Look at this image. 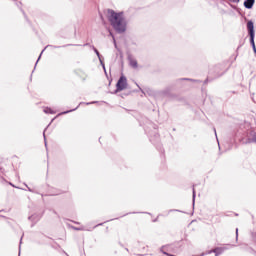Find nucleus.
<instances>
[{
    "label": "nucleus",
    "mask_w": 256,
    "mask_h": 256,
    "mask_svg": "<svg viewBox=\"0 0 256 256\" xmlns=\"http://www.w3.org/2000/svg\"><path fill=\"white\" fill-rule=\"evenodd\" d=\"M125 89H127V78L121 76L116 84V91H123Z\"/></svg>",
    "instance_id": "nucleus-3"
},
{
    "label": "nucleus",
    "mask_w": 256,
    "mask_h": 256,
    "mask_svg": "<svg viewBox=\"0 0 256 256\" xmlns=\"http://www.w3.org/2000/svg\"><path fill=\"white\" fill-rule=\"evenodd\" d=\"M43 51H45V50H43ZM43 51L41 52V55H43Z\"/></svg>",
    "instance_id": "nucleus-19"
},
{
    "label": "nucleus",
    "mask_w": 256,
    "mask_h": 256,
    "mask_svg": "<svg viewBox=\"0 0 256 256\" xmlns=\"http://www.w3.org/2000/svg\"><path fill=\"white\" fill-rule=\"evenodd\" d=\"M109 15V21L113 29H115L117 33H125V31H127V20H125V16L123 15V13H117L111 10L109 12Z\"/></svg>",
    "instance_id": "nucleus-1"
},
{
    "label": "nucleus",
    "mask_w": 256,
    "mask_h": 256,
    "mask_svg": "<svg viewBox=\"0 0 256 256\" xmlns=\"http://www.w3.org/2000/svg\"><path fill=\"white\" fill-rule=\"evenodd\" d=\"M140 91L145 95V91L139 87Z\"/></svg>",
    "instance_id": "nucleus-17"
},
{
    "label": "nucleus",
    "mask_w": 256,
    "mask_h": 256,
    "mask_svg": "<svg viewBox=\"0 0 256 256\" xmlns=\"http://www.w3.org/2000/svg\"><path fill=\"white\" fill-rule=\"evenodd\" d=\"M41 59V54H40V56H38V61Z\"/></svg>",
    "instance_id": "nucleus-18"
},
{
    "label": "nucleus",
    "mask_w": 256,
    "mask_h": 256,
    "mask_svg": "<svg viewBox=\"0 0 256 256\" xmlns=\"http://www.w3.org/2000/svg\"><path fill=\"white\" fill-rule=\"evenodd\" d=\"M249 143H256V132L250 134Z\"/></svg>",
    "instance_id": "nucleus-8"
},
{
    "label": "nucleus",
    "mask_w": 256,
    "mask_h": 256,
    "mask_svg": "<svg viewBox=\"0 0 256 256\" xmlns=\"http://www.w3.org/2000/svg\"><path fill=\"white\" fill-rule=\"evenodd\" d=\"M94 103H97V102H88L86 103V105H93Z\"/></svg>",
    "instance_id": "nucleus-13"
},
{
    "label": "nucleus",
    "mask_w": 256,
    "mask_h": 256,
    "mask_svg": "<svg viewBox=\"0 0 256 256\" xmlns=\"http://www.w3.org/2000/svg\"><path fill=\"white\" fill-rule=\"evenodd\" d=\"M94 52L96 53V55H97L101 65H102L103 69L105 70V64L103 63V60L101 59V54H99V50L94 48Z\"/></svg>",
    "instance_id": "nucleus-7"
},
{
    "label": "nucleus",
    "mask_w": 256,
    "mask_h": 256,
    "mask_svg": "<svg viewBox=\"0 0 256 256\" xmlns=\"http://www.w3.org/2000/svg\"><path fill=\"white\" fill-rule=\"evenodd\" d=\"M25 187H27L28 188V191H33V190H31V188H29V186H27V184H25Z\"/></svg>",
    "instance_id": "nucleus-15"
},
{
    "label": "nucleus",
    "mask_w": 256,
    "mask_h": 256,
    "mask_svg": "<svg viewBox=\"0 0 256 256\" xmlns=\"http://www.w3.org/2000/svg\"><path fill=\"white\" fill-rule=\"evenodd\" d=\"M29 219L30 221H33V219H35V216H30Z\"/></svg>",
    "instance_id": "nucleus-14"
},
{
    "label": "nucleus",
    "mask_w": 256,
    "mask_h": 256,
    "mask_svg": "<svg viewBox=\"0 0 256 256\" xmlns=\"http://www.w3.org/2000/svg\"><path fill=\"white\" fill-rule=\"evenodd\" d=\"M128 61H129V65H130V67H132V69H137V67H139V65L137 63V59L130 56V57H128Z\"/></svg>",
    "instance_id": "nucleus-4"
},
{
    "label": "nucleus",
    "mask_w": 256,
    "mask_h": 256,
    "mask_svg": "<svg viewBox=\"0 0 256 256\" xmlns=\"http://www.w3.org/2000/svg\"><path fill=\"white\" fill-rule=\"evenodd\" d=\"M247 29L250 35V43L253 47V51L256 55V47H255V26L253 24V21H248L247 23Z\"/></svg>",
    "instance_id": "nucleus-2"
},
{
    "label": "nucleus",
    "mask_w": 256,
    "mask_h": 256,
    "mask_svg": "<svg viewBox=\"0 0 256 256\" xmlns=\"http://www.w3.org/2000/svg\"><path fill=\"white\" fill-rule=\"evenodd\" d=\"M239 235V229H236V237Z\"/></svg>",
    "instance_id": "nucleus-16"
},
{
    "label": "nucleus",
    "mask_w": 256,
    "mask_h": 256,
    "mask_svg": "<svg viewBox=\"0 0 256 256\" xmlns=\"http://www.w3.org/2000/svg\"><path fill=\"white\" fill-rule=\"evenodd\" d=\"M114 46L117 48V41L115 40V37H113Z\"/></svg>",
    "instance_id": "nucleus-12"
},
{
    "label": "nucleus",
    "mask_w": 256,
    "mask_h": 256,
    "mask_svg": "<svg viewBox=\"0 0 256 256\" xmlns=\"http://www.w3.org/2000/svg\"><path fill=\"white\" fill-rule=\"evenodd\" d=\"M223 251H225V249H223V248H216V249H214L212 251H209L208 253H215V256H219V255H221V253H223Z\"/></svg>",
    "instance_id": "nucleus-6"
},
{
    "label": "nucleus",
    "mask_w": 256,
    "mask_h": 256,
    "mask_svg": "<svg viewBox=\"0 0 256 256\" xmlns=\"http://www.w3.org/2000/svg\"><path fill=\"white\" fill-rule=\"evenodd\" d=\"M44 113L53 115L55 111H53L51 108H44Z\"/></svg>",
    "instance_id": "nucleus-9"
},
{
    "label": "nucleus",
    "mask_w": 256,
    "mask_h": 256,
    "mask_svg": "<svg viewBox=\"0 0 256 256\" xmlns=\"http://www.w3.org/2000/svg\"><path fill=\"white\" fill-rule=\"evenodd\" d=\"M253 5H255V0H246L244 2V7H246V9H253Z\"/></svg>",
    "instance_id": "nucleus-5"
},
{
    "label": "nucleus",
    "mask_w": 256,
    "mask_h": 256,
    "mask_svg": "<svg viewBox=\"0 0 256 256\" xmlns=\"http://www.w3.org/2000/svg\"><path fill=\"white\" fill-rule=\"evenodd\" d=\"M77 108L73 109V110H68V111H65V112H62L58 115H67V113H71L72 111H75Z\"/></svg>",
    "instance_id": "nucleus-10"
},
{
    "label": "nucleus",
    "mask_w": 256,
    "mask_h": 256,
    "mask_svg": "<svg viewBox=\"0 0 256 256\" xmlns=\"http://www.w3.org/2000/svg\"><path fill=\"white\" fill-rule=\"evenodd\" d=\"M193 204H195V189H193Z\"/></svg>",
    "instance_id": "nucleus-11"
}]
</instances>
